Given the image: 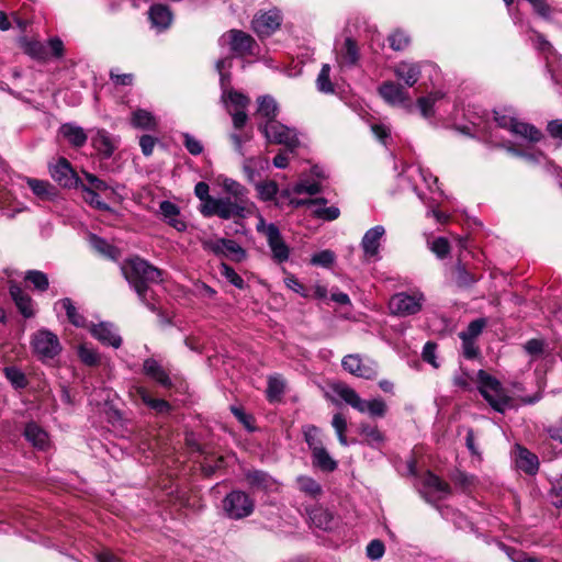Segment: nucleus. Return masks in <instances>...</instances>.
I'll use <instances>...</instances> for the list:
<instances>
[{
  "instance_id": "nucleus-1",
  "label": "nucleus",
  "mask_w": 562,
  "mask_h": 562,
  "mask_svg": "<svg viewBox=\"0 0 562 562\" xmlns=\"http://www.w3.org/2000/svg\"><path fill=\"white\" fill-rule=\"evenodd\" d=\"M121 271L140 302L155 312L157 300L151 285L162 281V271L139 257L125 260Z\"/></svg>"
},
{
  "instance_id": "nucleus-2",
  "label": "nucleus",
  "mask_w": 562,
  "mask_h": 562,
  "mask_svg": "<svg viewBox=\"0 0 562 562\" xmlns=\"http://www.w3.org/2000/svg\"><path fill=\"white\" fill-rule=\"evenodd\" d=\"M333 392L338 395L346 404L351 406L360 414H367L371 418H383L387 413V405L381 397L364 400L349 385L345 383H335L331 386Z\"/></svg>"
},
{
  "instance_id": "nucleus-3",
  "label": "nucleus",
  "mask_w": 562,
  "mask_h": 562,
  "mask_svg": "<svg viewBox=\"0 0 562 562\" xmlns=\"http://www.w3.org/2000/svg\"><path fill=\"white\" fill-rule=\"evenodd\" d=\"M477 390L495 412L504 414L514 407V400L502 383L484 370L477 372Z\"/></svg>"
},
{
  "instance_id": "nucleus-4",
  "label": "nucleus",
  "mask_w": 562,
  "mask_h": 562,
  "mask_svg": "<svg viewBox=\"0 0 562 562\" xmlns=\"http://www.w3.org/2000/svg\"><path fill=\"white\" fill-rule=\"evenodd\" d=\"M34 355L41 361L52 360L61 351V344L53 331L42 328L35 331L31 338Z\"/></svg>"
},
{
  "instance_id": "nucleus-5",
  "label": "nucleus",
  "mask_w": 562,
  "mask_h": 562,
  "mask_svg": "<svg viewBox=\"0 0 562 562\" xmlns=\"http://www.w3.org/2000/svg\"><path fill=\"white\" fill-rule=\"evenodd\" d=\"M257 232L266 236L268 246L272 252V259L277 263H283L290 258V248L283 240L280 229L273 223H266L262 217L257 224Z\"/></svg>"
},
{
  "instance_id": "nucleus-6",
  "label": "nucleus",
  "mask_w": 562,
  "mask_h": 562,
  "mask_svg": "<svg viewBox=\"0 0 562 562\" xmlns=\"http://www.w3.org/2000/svg\"><path fill=\"white\" fill-rule=\"evenodd\" d=\"M259 131L265 135L269 143L284 145L291 150L299 145L296 131L291 128L279 121L260 122L258 124Z\"/></svg>"
},
{
  "instance_id": "nucleus-7",
  "label": "nucleus",
  "mask_w": 562,
  "mask_h": 562,
  "mask_svg": "<svg viewBox=\"0 0 562 562\" xmlns=\"http://www.w3.org/2000/svg\"><path fill=\"white\" fill-rule=\"evenodd\" d=\"M222 503L225 515L236 520L250 516L255 508V503L250 496L239 490L228 493Z\"/></svg>"
},
{
  "instance_id": "nucleus-8",
  "label": "nucleus",
  "mask_w": 562,
  "mask_h": 562,
  "mask_svg": "<svg viewBox=\"0 0 562 562\" xmlns=\"http://www.w3.org/2000/svg\"><path fill=\"white\" fill-rule=\"evenodd\" d=\"M494 120L498 127L508 130L513 135L520 136L521 138L537 143L541 139V132L533 125L518 121L512 114H501L495 112Z\"/></svg>"
},
{
  "instance_id": "nucleus-9",
  "label": "nucleus",
  "mask_w": 562,
  "mask_h": 562,
  "mask_svg": "<svg viewBox=\"0 0 562 562\" xmlns=\"http://www.w3.org/2000/svg\"><path fill=\"white\" fill-rule=\"evenodd\" d=\"M218 43L221 46H228L231 52L237 57H246L255 54L257 46L255 40L240 30H231L224 33Z\"/></svg>"
},
{
  "instance_id": "nucleus-10",
  "label": "nucleus",
  "mask_w": 562,
  "mask_h": 562,
  "mask_svg": "<svg viewBox=\"0 0 562 562\" xmlns=\"http://www.w3.org/2000/svg\"><path fill=\"white\" fill-rule=\"evenodd\" d=\"M424 302L425 296L419 291L412 293L401 292L391 297L389 307L393 314L407 316L418 313Z\"/></svg>"
},
{
  "instance_id": "nucleus-11",
  "label": "nucleus",
  "mask_w": 562,
  "mask_h": 562,
  "mask_svg": "<svg viewBox=\"0 0 562 562\" xmlns=\"http://www.w3.org/2000/svg\"><path fill=\"white\" fill-rule=\"evenodd\" d=\"M344 370L358 378L371 380L376 376V363L371 360H363L360 355H347L341 360Z\"/></svg>"
},
{
  "instance_id": "nucleus-12",
  "label": "nucleus",
  "mask_w": 562,
  "mask_h": 562,
  "mask_svg": "<svg viewBox=\"0 0 562 562\" xmlns=\"http://www.w3.org/2000/svg\"><path fill=\"white\" fill-rule=\"evenodd\" d=\"M281 21L280 11L272 9L257 13L251 21V27L259 37H265L276 32L280 27Z\"/></svg>"
},
{
  "instance_id": "nucleus-13",
  "label": "nucleus",
  "mask_w": 562,
  "mask_h": 562,
  "mask_svg": "<svg viewBox=\"0 0 562 562\" xmlns=\"http://www.w3.org/2000/svg\"><path fill=\"white\" fill-rule=\"evenodd\" d=\"M380 97L390 105L407 108L411 98L405 87L394 81H384L378 89Z\"/></svg>"
},
{
  "instance_id": "nucleus-14",
  "label": "nucleus",
  "mask_w": 562,
  "mask_h": 562,
  "mask_svg": "<svg viewBox=\"0 0 562 562\" xmlns=\"http://www.w3.org/2000/svg\"><path fill=\"white\" fill-rule=\"evenodd\" d=\"M48 170L53 180L60 187L72 188L78 186L79 178L66 158L60 157L55 164H49Z\"/></svg>"
},
{
  "instance_id": "nucleus-15",
  "label": "nucleus",
  "mask_w": 562,
  "mask_h": 562,
  "mask_svg": "<svg viewBox=\"0 0 562 562\" xmlns=\"http://www.w3.org/2000/svg\"><path fill=\"white\" fill-rule=\"evenodd\" d=\"M384 235L385 228L382 225H376L364 233L361 248L367 260H378L380 258L379 251Z\"/></svg>"
},
{
  "instance_id": "nucleus-16",
  "label": "nucleus",
  "mask_w": 562,
  "mask_h": 562,
  "mask_svg": "<svg viewBox=\"0 0 562 562\" xmlns=\"http://www.w3.org/2000/svg\"><path fill=\"white\" fill-rule=\"evenodd\" d=\"M424 63L403 60L396 64L393 72L398 80H403L407 87H413L420 77Z\"/></svg>"
},
{
  "instance_id": "nucleus-17",
  "label": "nucleus",
  "mask_w": 562,
  "mask_h": 562,
  "mask_svg": "<svg viewBox=\"0 0 562 562\" xmlns=\"http://www.w3.org/2000/svg\"><path fill=\"white\" fill-rule=\"evenodd\" d=\"M90 331L103 345L119 348L122 344L121 336L111 323L101 322L98 325H93Z\"/></svg>"
},
{
  "instance_id": "nucleus-18",
  "label": "nucleus",
  "mask_w": 562,
  "mask_h": 562,
  "mask_svg": "<svg viewBox=\"0 0 562 562\" xmlns=\"http://www.w3.org/2000/svg\"><path fill=\"white\" fill-rule=\"evenodd\" d=\"M248 213V205L244 204V202L233 200L229 196L218 198V217L223 220H229L234 217H246Z\"/></svg>"
},
{
  "instance_id": "nucleus-19",
  "label": "nucleus",
  "mask_w": 562,
  "mask_h": 562,
  "mask_svg": "<svg viewBox=\"0 0 562 562\" xmlns=\"http://www.w3.org/2000/svg\"><path fill=\"white\" fill-rule=\"evenodd\" d=\"M423 492L425 495L432 496L437 499H443L451 493L448 483L431 472H427L423 477Z\"/></svg>"
},
{
  "instance_id": "nucleus-20",
  "label": "nucleus",
  "mask_w": 562,
  "mask_h": 562,
  "mask_svg": "<svg viewBox=\"0 0 562 562\" xmlns=\"http://www.w3.org/2000/svg\"><path fill=\"white\" fill-rule=\"evenodd\" d=\"M148 18L151 23V27L158 32L166 31L172 23L173 15L170 9L165 4H153L148 11Z\"/></svg>"
},
{
  "instance_id": "nucleus-21",
  "label": "nucleus",
  "mask_w": 562,
  "mask_h": 562,
  "mask_svg": "<svg viewBox=\"0 0 562 562\" xmlns=\"http://www.w3.org/2000/svg\"><path fill=\"white\" fill-rule=\"evenodd\" d=\"M245 477L249 486L252 488L262 490L266 492L278 491L279 483L267 472L252 470L246 472Z\"/></svg>"
},
{
  "instance_id": "nucleus-22",
  "label": "nucleus",
  "mask_w": 562,
  "mask_h": 562,
  "mask_svg": "<svg viewBox=\"0 0 562 562\" xmlns=\"http://www.w3.org/2000/svg\"><path fill=\"white\" fill-rule=\"evenodd\" d=\"M144 373L164 387L171 386V379L162 366L154 358H148L143 364Z\"/></svg>"
},
{
  "instance_id": "nucleus-23",
  "label": "nucleus",
  "mask_w": 562,
  "mask_h": 562,
  "mask_svg": "<svg viewBox=\"0 0 562 562\" xmlns=\"http://www.w3.org/2000/svg\"><path fill=\"white\" fill-rule=\"evenodd\" d=\"M33 194L41 201H54L57 198L56 188L46 180L25 178Z\"/></svg>"
},
{
  "instance_id": "nucleus-24",
  "label": "nucleus",
  "mask_w": 562,
  "mask_h": 562,
  "mask_svg": "<svg viewBox=\"0 0 562 562\" xmlns=\"http://www.w3.org/2000/svg\"><path fill=\"white\" fill-rule=\"evenodd\" d=\"M59 135H61L71 146L80 148L88 139L85 130L74 123H65L59 127Z\"/></svg>"
},
{
  "instance_id": "nucleus-25",
  "label": "nucleus",
  "mask_w": 562,
  "mask_h": 562,
  "mask_svg": "<svg viewBox=\"0 0 562 562\" xmlns=\"http://www.w3.org/2000/svg\"><path fill=\"white\" fill-rule=\"evenodd\" d=\"M257 117L261 120V122H270L274 121L279 106L274 98L271 95H262L257 99Z\"/></svg>"
},
{
  "instance_id": "nucleus-26",
  "label": "nucleus",
  "mask_w": 562,
  "mask_h": 562,
  "mask_svg": "<svg viewBox=\"0 0 562 562\" xmlns=\"http://www.w3.org/2000/svg\"><path fill=\"white\" fill-rule=\"evenodd\" d=\"M55 311H65L68 321L76 327H86L87 321L86 317L79 313V311L74 305L72 301L68 297L61 299L57 301L54 305Z\"/></svg>"
},
{
  "instance_id": "nucleus-27",
  "label": "nucleus",
  "mask_w": 562,
  "mask_h": 562,
  "mask_svg": "<svg viewBox=\"0 0 562 562\" xmlns=\"http://www.w3.org/2000/svg\"><path fill=\"white\" fill-rule=\"evenodd\" d=\"M516 465L527 474H536L539 470L538 457L528 449L518 447Z\"/></svg>"
},
{
  "instance_id": "nucleus-28",
  "label": "nucleus",
  "mask_w": 562,
  "mask_h": 562,
  "mask_svg": "<svg viewBox=\"0 0 562 562\" xmlns=\"http://www.w3.org/2000/svg\"><path fill=\"white\" fill-rule=\"evenodd\" d=\"M10 294H11L18 310L24 317L30 318L35 315L33 301L29 294H26L19 286H11Z\"/></svg>"
},
{
  "instance_id": "nucleus-29",
  "label": "nucleus",
  "mask_w": 562,
  "mask_h": 562,
  "mask_svg": "<svg viewBox=\"0 0 562 562\" xmlns=\"http://www.w3.org/2000/svg\"><path fill=\"white\" fill-rule=\"evenodd\" d=\"M358 59V46L351 37H347L344 46L337 52V61L340 66L351 67L357 64Z\"/></svg>"
},
{
  "instance_id": "nucleus-30",
  "label": "nucleus",
  "mask_w": 562,
  "mask_h": 562,
  "mask_svg": "<svg viewBox=\"0 0 562 562\" xmlns=\"http://www.w3.org/2000/svg\"><path fill=\"white\" fill-rule=\"evenodd\" d=\"M93 147L109 158L116 149V140L105 131L99 130L92 138Z\"/></svg>"
},
{
  "instance_id": "nucleus-31",
  "label": "nucleus",
  "mask_w": 562,
  "mask_h": 562,
  "mask_svg": "<svg viewBox=\"0 0 562 562\" xmlns=\"http://www.w3.org/2000/svg\"><path fill=\"white\" fill-rule=\"evenodd\" d=\"M131 124L135 128L145 131H155L157 128V120L154 114L144 109H137L133 111L131 117Z\"/></svg>"
},
{
  "instance_id": "nucleus-32",
  "label": "nucleus",
  "mask_w": 562,
  "mask_h": 562,
  "mask_svg": "<svg viewBox=\"0 0 562 562\" xmlns=\"http://www.w3.org/2000/svg\"><path fill=\"white\" fill-rule=\"evenodd\" d=\"M24 437L37 449L48 446V435L35 423H29L24 428Z\"/></svg>"
},
{
  "instance_id": "nucleus-33",
  "label": "nucleus",
  "mask_w": 562,
  "mask_h": 562,
  "mask_svg": "<svg viewBox=\"0 0 562 562\" xmlns=\"http://www.w3.org/2000/svg\"><path fill=\"white\" fill-rule=\"evenodd\" d=\"M308 517L313 526L327 531L333 528L334 516L323 507H314L308 512Z\"/></svg>"
},
{
  "instance_id": "nucleus-34",
  "label": "nucleus",
  "mask_w": 562,
  "mask_h": 562,
  "mask_svg": "<svg viewBox=\"0 0 562 562\" xmlns=\"http://www.w3.org/2000/svg\"><path fill=\"white\" fill-rule=\"evenodd\" d=\"M359 432L363 441L372 448H379L385 440L383 432L376 426L368 423L360 424Z\"/></svg>"
},
{
  "instance_id": "nucleus-35",
  "label": "nucleus",
  "mask_w": 562,
  "mask_h": 562,
  "mask_svg": "<svg viewBox=\"0 0 562 562\" xmlns=\"http://www.w3.org/2000/svg\"><path fill=\"white\" fill-rule=\"evenodd\" d=\"M222 99L227 105V110H246L249 104V98L233 89L224 90Z\"/></svg>"
},
{
  "instance_id": "nucleus-36",
  "label": "nucleus",
  "mask_w": 562,
  "mask_h": 562,
  "mask_svg": "<svg viewBox=\"0 0 562 562\" xmlns=\"http://www.w3.org/2000/svg\"><path fill=\"white\" fill-rule=\"evenodd\" d=\"M296 484L299 490L306 496L317 498L322 495L323 488L321 484L311 476L300 475L296 477Z\"/></svg>"
},
{
  "instance_id": "nucleus-37",
  "label": "nucleus",
  "mask_w": 562,
  "mask_h": 562,
  "mask_svg": "<svg viewBox=\"0 0 562 562\" xmlns=\"http://www.w3.org/2000/svg\"><path fill=\"white\" fill-rule=\"evenodd\" d=\"M313 465L319 468L323 471H334L337 468V462L329 456L327 450L322 448H315L312 452Z\"/></svg>"
},
{
  "instance_id": "nucleus-38",
  "label": "nucleus",
  "mask_w": 562,
  "mask_h": 562,
  "mask_svg": "<svg viewBox=\"0 0 562 562\" xmlns=\"http://www.w3.org/2000/svg\"><path fill=\"white\" fill-rule=\"evenodd\" d=\"M89 243H90L91 247L99 254H101L110 259H113V260L117 259V257H119L117 248L114 247L113 245L109 244L105 239L92 234L89 236Z\"/></svg>"
},
{
  "instance_id": "nucleus-39",
  "label": "nucleus",
  "mask_w": 562,
  "mask_h": 562,
  "mask_svg": "<svg viewBox=\"0 0 562 562\" xmlns=\"http://www.w3.org/2000/svg\"><path fill=\"white\" fill-rule=\"evenodd\" d=\"M23 49L25 54L37 60H46L49 57L46 44L40 41H25Z\"/></svg>"
},
{
  "instance_id": "nucleus-40",
  "label": "nucleus",
  "mask_w": 562,
  "mask_h": 562,
  "mask_svg": "<svg viewBox=\"0 0 562 562\" xmlns=\"http://www.w3.org/2000/svg\"><path fill=\"white\" fill-rule=\"evenodd\" d=\"M285 383L280 375H271L268 379L267 398L269 402L279 401L284 393Z\"/></svg>"
},
{
  "instance_id": "nucleus-41",
  "label": "nucleus",
  "mask_w": 562,
  "mask_h": 562,
  "mask_svg": "<svg viewBox=\"0 0 562 562\" xmlns=\"http://www.w3.org/2000/svg\"><path fill=\"white\" fill-rule=\"evenodd\" d=\"M4 375L11 385L16 390L25 389L29 384L27 378L24 372L18 367H5Z\"/></svg>"
},
{
  "instance_id": "nucleus-42",
  "label": "nucleus",
  "mask_w": 562,
  "mask_h": 562,
  "mask_svg": "<svg viewBox=\"0 0 562 562\" xmlns=\"http://www.w3.org/2000/svg\"><path fill=\"white\" fill-rule=\"evenodd\" d=\"M223 188L234 198V200L244 202V204L248 205V200L246 196L247 190L239 182L233 179H225L223 182Z\"/></svg>"
},
{
  "instance_id": "nucleus-43",
  "label": "nucleus",
  "mask_w": 562,
  "mask_h": 562,
  "mask_svg": "<svg viewBox=\"0 0 562 562\" xmlns=\"http://www.w3.org/2000/svg\"><path fill=\"white\" fill-rule=\"evenodd\" d=\"M24 279L25 281L30 282L37 291L44 292L48 289V277L46 273L40 270L26 271Z\"/></svg>"
},
{
  "instance_id": "nucleus-44",
  "label": "nucleus",
  "mask_w": 562,
  "mask_h": 562,
  "mask_svg": "<svg viewBox=\"0 0 562 562\" xmlns=\"http://www.w3.org/2000/svg\"><path fill=\"white\" fill-rule=\"evenodd\" d=\"M443 95L440 92H434L417 100V106L424 117H430L434 113L435 103Z\"/></svg>"
},
{
  "instance_id": "nucleus-45",
  "label": "nucleus",
  "mask_w": 562,
  "mask_h": 562,
  "mask_svg": "<svg viewBox=\"0 0 562 562\" xmlns=\"http://www.w3.org/2000/svg\"><path fill=\"white\" fill-rule=\"evenodd\" d=\"M83 200L92 207L101 211H110V206L101 201L100 195L93 189L81 186Z\"/></svg>"
},
{
  "instance_id": "nucleus-46",
  "label": "nucleus",
  "mask_w": 562,
  "mask_h": 562,
  "mask_svg": "<svg viewBox=\"0 0 562 562\" xmlns=\"http://www.w3.org/2000/svg\"><path fill=\"white\" fill-rule=\"evenodd\" d=\"M223 256L228 257L234 261L240 262L246 258V251L235 240L225 238Z\"/></svg>"
},
{
  "instance_id": "nucleus-47",
  "label": "nucleus",
  "mask_w": 562,
  "mask_h": 562,
  "mask_svg": "<svg viewBox=\"0 0 562 562\" xmlns=\"http://www.w3.org/2000/svg\"><path fill=\"white\" fill-rule=\"evenodd\" d=\"M313 215L323 221H335L339 217L340 211L337 206H326V204L314 205Z\"/></svg>"
},
{
  "instance_id": "nucleus-48",
  "label": "nucleus",
  "mask_w": 562,
  "mask_h": 562,
  "mask_svg": "<svg viewBox=\"0 0 562 562\" xmlns=\"http://www.w3.org/2000/svg\"><path fill=\"white\" fill-rule=\"evenodd\" d=\"M258 196L262 201H271L277 195L279 188L274 181H262L256 183Z\"/></svg>"
},
{
  "instance_id": "nucleus-49",
  "label": "nucleus",
  "mask_w": 562,
  "mask_h": 562,
  "mask_svg": "<svg viewBox=\"0 0 562 562\" xmlns=\"http://www.w3.org/2000/svg\"><path fill=\"white\" fill-rule=\"evenodd\" d=\"M486 326V319L485 318H477L472 321L465 330L461 331L459 334V337L461 340L465 339H474L480 336V334L483 331L484 327Z\"/></svg>"
},
{
  "instance_id": "nucleus-50",
  "label": "nucleus",
  "mask_w": 562,
  "mask_h": 562,
  "mask_svg": "<svg viewBox=\"0 0 562 562\" xmlns=\"http://www.w3.org/2000/svg\"><path fill=\"white\" fill-rule=\"evenodd\" d=\"M331 426L335 429V432L337 435V438H338L340 445L348 446V440L345 435V432L347 430L346 417L340 413L334 414L333 419H331Z\"/></svg>"
},
{
  "instance_id": "nucleus-51",
  "label": "nucleus",
  "mask_w": 562,
  "mask_h": 562,
  "mask_svg": "<svg viewBox=\"0 0 562 562\" xmlns=\"http://www.w3.org/2000/svg\"><path fill=\"white\" fill-rule=\"evenodd\" d=\"M329 74L330 66L328 64H324L316 80L317 89L323 93L334 92V85L329 79Z\"/></svg>"
},
{
  "instance_id": "nucleus-52",
  "label": "nucleus",
  "mask_w": 562,
  "mask_h": 562,
  "mask_svg": "<svg viewBox=\"0 0 562 562\" xmlns=\"http://www.w3.org/2000/svg\"><path fill=\"white\" fill-rule=\"evenodd\" d=\"M220 272L231 284H233L237 289L245 288L244 279L227 263H221Z\"/></svg>"
},
{
  "instance_id": "nucleus-53",
  "label": "nucleus",
  "mask_w": 562,
  "mask_h": 562,
  "mask_svg": "<svg viewBox=\"0 0 562 562\" xmlns=\"http://www.w3.org/2000/svg\"><path fill=\"white\" fill-rule=\"evenodd\" d=\"M80 360L87 366H97L100 362V356L97 350L88 345H80L78 348Z\"/></svg>"
},
{
  "instance_id": "nucleus-54",
  "label": "nucleus",
  "mask_w": 562,
  "mask_h": 562,
  "mask_svg": "<svg viewBox=\"0 0 562 562\" xmlns=\"http://www.w3.org/2000/svg\"><path fill=\"white\" fill-rule=\"evenodd\" d=\"M139 395H140V397H142V400H143V402L145 404H147L149 407H151L153 409L157 411L158 413L168 412L169 408H170V405H169V403L167 401L151 398L149 396V394L147 393V391L144 390V389L139 390Z\"/></svg>"
},
{
  "instance_id": "nucleus-55",
  "label": "nucleus",
  "mask_w": 562,
  "mask_h": 562,
  "mask_svg": "<svg viewBox=\"0 0 562 562\" xmlns=\"http://www.w3.org/2000/svg\"><path fill=\"white\" fill-rule=\"evenodd\" d=\"M267 164H268V161L266 159H261V158H247L244 161L243 169H244V172L246 173L248 180L249 181H255V179L259 176L257 170H256L257 165H259L260 168H263Z\"/></svg>"
},
{
  "instance_id": "nucleus-56",
  "label": "nucleus",
  "mask_w": 562,
  "mask_h": 562,
  "mask_svg": "<svg viewBox=\"0 0 562 562\" xmlns=\"http://www.w3.org/2000/svg\"><path fill=\"white\" fill-rule=\"evenodd\" d=\"M411 38L403 31H395L389 36V43L392 49L402 50L409 45Z\"/></svg>"
},
{
  "instance_id": "nucleus-57",
  "label": "nucleus",
  "mask_w": 562,
  "mask_h": 562,
  "mask_svg": "<svg viewBox=\"0 0 562 562\" xmlns=\"http://www.w3.org/2000/svg\"><path fill=\"white\" fill-rule=\"evenodd\" d=\"M322 190V187L318 182H306V181H299L294 184L292 191L296 194H303L306 193L308 195H314L319 193Z\"/></svg>"
},
{
  "instance_id": "nucleus-58",
  "label": "nucleus",
  "mask_w": 562,
  "mask_h": 562,
  "mask_svg": "<svg viewBox=\"0 0 562 562\" xmlns=\"http://www.w3.org/2000/svg\"><path fill=\"white\" fill-rule=\"evenodd\" d=\"M430 249L440 259L445 258L450 251V245L447 238L437 237L430 244Z\"/></svg>"
},
{
  "instance_id": "nucleus-59",
  "label": "nucleus",
  "mask_w": 562,
  "mask_h": 562,
  "mask_svg": "<svg viewBox=\"0 0 562 562\" xmlns=\"http://www.w3.org/2000/svg\"><path fill=\"white\" fill-rule=\"evenodd\" d=\"M335 261V255L330 250H322L312 256L311 262L315 266L329 267Z\"/></svg>"
},
{
  "instance_id": "nucleus-60",
  "label": "nucleus",
  "mask_w": 562,
  "mask_h": 562,
  "mask_svg": "<svg viewBox=\"0 0 562 562\" xmlns=\"http://www.w3.org/2000/svg\"><path fill=\"white\" fill-rule=\"evenodd\" d=\"M304 435H305V440H306L310 449L312 450V452L315 451V448L324 447L322 440L319 439V429L317 427H315V426L307 427Z\"/></svg>"
},
{
  "instance_id": "nucleus-61",
  "label": "nucleus",
  "mask_w": 562,
  "mask_h": 562,
  "mask_svg": "<svg viewBox=\"0 0 562 562\" xmlns=\"http://www.w3.org/2000/svg\"><path fill=\"white\" fill-rule=\"evenodd\" d=\"M182 137H183V145L191 155L198 156L203 151L202 143L199 139H196L194 136H192L189 133H183Z\"/></svg>"
},
{
  "instance_id": "nucleus-62",
  "label": "nucleus",
  "mask_w": 562,
  "mask_h": 562,
  "mask_svg": "<svg viewBox=\"0 0 562 562\" xmlns=\"http://www.w3.org/2000/svg\"><path fill=\"white\" fill-rule=\"evenodd\" d=\"M437 344L434 341H427L423 348V359L424 361L431 364L434 368H438L439 363L437 362L436 357Z\"/></svg>"
},
{
  "instance_id": "nucleus-63",
  "label": "nucleus",
  "mask_w": 562,
  "mask_h": 562,
  "mask_svg": "<svg viewBox=\"0 0 562 562\" xmlns=\"http://www.w3.org/2000/svg\"><path fill=\"white\" fill-rule=\"evenodd\" d=\"M200 212L205 217L217 216L218 199L210 196L201 201Z\"/></svg>"
},
{
  "instance_id": "nucleus-64",
  "label": "nucleus",
  "mask_w": 562,
  "mask_h": 562,
  "mask_svg": "<svg viewBox=\"0 0 562 562\" xmlns=\"http://www.w3.org/2000/svg\"><path fill=\"white\" fill-rule=\"evenodd\" d=\"M284 284H285V286L288 289H290L291 291L297 293L302 297L306 299V297L310 296V294H308L307 290L305 289V286L293 274H289L284 279Z\"/></svg>"
}]
</instances>
